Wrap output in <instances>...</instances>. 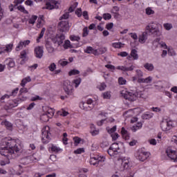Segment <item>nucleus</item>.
I'll list each match as a JSON object with an SVG mask.
<instances>
[{"label":"nucleus","instance_id":"obj_1","mask_svg":"<svg viewBox=\"0 0 177 177\" xmlns=\"http://www.w3.org/2000/svg\"><path fill=\"white\" fill-rule=\"evenodd\" d=\"M23 150L21 145L17 144L16 140L12 138H6L1 140L0 146V154L8 158H17Z\"/></svg>","mask_w":177,"mask_h":177},{"label":"nucleus","instance_id":"obj_2","mask_svg":"<svg viewBox=\"0 0 177 177\" xmlns=\"http://www.w3.org/2000/svg\"><path fill=\"white\" fill-rule=\"evenodd\" d=\"M160 27H161L160 24L151 22L146 26L145 30L147 32H149L151 35L158 36V35H161V31H160Z\"/></svg>","mask_w":177,"mask_h":177},{"label":"nucleus","instance_id":"obj_3","mask_svg":"<svg viewBox=\"0 0 177 177\" xmlns=\"http://www.w3.org/2000/svg\"><path fill=\"white\" fill-rule=\"evenodd\" d=\"M115 167L118 171H125L129 168V160L119 158L115 161Z\"/></svg>","mask_w":177,"mask_h":177},{"label":"nucleus","instance_id":"obj_4","mask_svg":"<svg viewBox=\"0 0 177 177\" xmlns=\"http://www.w3.org/2000/svg\"><path fill=\"white\" fill-rule=\"evenodd\" d=\"M176 122L172 120H168V119L162 120L160 123V128L164 132L170 131L174 127H175Z\"/></svg>","mask_w":177,"mask_h":177},{"label":"nucleus","instance_id":"obj_5","mask_svg":"<svg viewBox=\"0 0 177 177\" xmlns=\"http://www.w3.org/2000/svg\"><path fill=\"white\" fill-rule=\"evenodd\" d=\"M50 127L48 126L44 127L41 130V140L43 143L46 145L49 143V140H50Z\"/></svg>","mask_w":177,"mask_h":177},{"label":"nucleus","instance_id":"obj_6","mask_svg":"<svg viewBox=\"0 0 177 177\" xmlns=\"http://www.w3.org/2000/svg\"><path fill=\"white\" fill-rule=\"evenodd\" d=\"M123 97L126 99V100H129V102H135L136 99H138V92L135 91H124L122 93Z\"/></svg>","mask_w":177,"mask_h":177},{"label":"nucleus","instance_id":"obj_7","mask_svg":"<svg viewBox=\"0 0 177 177\" xmlns=\"http://www.w3.org/2000/svg\"><path fill=\"white\" fill-rule=\"evenodd\" d=\"M62 88L66 95H71L73 93V84L70 80H64Z\"/></svg>","mask_w":177,"mask_h":177},{"label":"nucleus","instance_id":"obj_8","mask_svg":"<svg viewBox=\"0 0 177 177\" xmlns=\"http://www.w3.org/2000/svg\"><path fill=\"white\" fill-rule=\"evenodd\" d=\"M58 28L61 32H67L70 30L68 21H61L58 24Z\"/></svg>","mask_w":177,"mask_h":177},{"label":"nucleus","instance_id":"obj_9","mask_svg":"<svg viewBox=\"0 0 177 177\" xmlns=\"http://www.w3.org/2000/svg\"><path fill=\"white\" fill-rule=\"evenodd\" d=\"M66 39V36L62 33L60 35H56V36L53 39V44H57L58 45H62L64 40Z\"/></svg>","mask_w":177,"mask_h":177},{"label":"nucleus","instance_id":"obj_10","mask_svg":"<svg viewBox=\"0 0 177 177\" xmlns=\"http://www.w3.org/2000/svg\"><path fill=\"white\" fill-rule=\"evenodd\" d=\"M148 157H149V153L147 152L138 151L136 153V158L137 160H139V161H145L147 160Z\"/></svg>","mask_w":177,"mask_h":177},{"label":"nucleus","instance_id":"obj_11","mask_svg":"<svg viewBox=\"0 0 177 177\" xmlns=\"http://www.w3.org/2000/svg\"><path fill=\"white\" fill-rule=\"evenodd\" d=\"M166 153L169 158L173 160L174 162H177V151H174L172 149L166 150Z\"/></svg>","mask_w":177,"mask_h":177},{"label":"nucleus","instance_id":"obj_12","mask_svg":"<svg viewBox=\"0 0 177 177\" xmlns=\"http://www.w3.org/2000/svg\"><path fill=\"white\" fill-rule=\"evenodd\" d=\"M57 8H59V3L57 1L52 0L46 4V9H48V10Z\"/></svg>","mask_w":177,"mask_h":177},{"label":"nucleus","instance_id":"obj_13","mask_svg":"<svg viewBox=\"0 0 177 177\" xmlns=\"http://www.w3.org/2000/svg\"><path fill=\"white\" fill-rule=\"evenodd\" d=\"M35 55L37 59H41L44 56V47L39 46L35 48Z\"/></svg>","mask_w":177,"mask_h":177},{"label":"nucleus","instance_id":"obj_14","mask_svg":"<svg viewBox=\"0 0 177 177\" xmlns=\"http://www.w3.org/2000/svg\"><path fill=\"white\" fill-rule=\"evenodd\" d=\"M13 48V45H7V46H0V53H9V52H12V49Z\"/></svg>","mask_w":177,"mask_h":177},{"label":"nucleus","instance_id":"obj_15","mask_svg":"<svg viewBox=\"0 0 177 177\" xmlns=\"http://www.w3.org/2000/svg\"><path fill=\"white\" fill-rule=\"evenodd\" d=\"M80 107L84 111H91L93 109V105H90L89 104L86 103L85 102H82L80 104Z\"/></svg>","mask_w":177,"mask_h":177},{"label":"nucleus","instance_id":"obj_16","mask_svg":"<svg viewBox=\"0 0 177 177\" xmlns=\"http://www.w3.org/2000/svg\"><path fill=\"white\" fill-rule=\"evenodd\" d=\"M19 64H25L26 62H27V51L26 50H24L21 52V57L19 58Z\"/></svg>","mask_w":177,"mask_h":177},{"label":"nucleus","instance_id":"obj_17","mask_svg":"<svg viewBox=\"0 0 177 177\" xmlns=\"http://www.w3.org/2000/svg\"><path fill=\"white\" fill-rule=\"evenodd\" d=\"M107 153L111 157H115V156H118L120 151L113 149V147H110L107 150Z\"/></svg>","mask_w":177,"mask_h":177},{"label":"nucleus","instance_id":"obj_18","mask_svg":"<svg viewBox=\"0 0 177 177\" xmlns=\"http://www.w3.org/2000/svg\"><path fill=\"white\" fill-rule=\"evenodd\" d=\"M44 23H45V20H44V15H39L37 20V28H41L44 27Z\"/></svg>","mask_w":177,"mask_h":177},{"label":"nucleus","instance_id":"obj_19","mask_svg":"<svg viewBox=\"0 0 177 177\" xmlns=\"http://www.w3.org/2000/svg\"><path fill=\"white\" fill-rule=\"evenodd\" d=\"M147 39V32H144L141 35L138 37V41L140 44H145L146 40Z\"/></svg>","mask_w":177,"mask_h":177},{"label":"nucleus","instance_id":"obj_20","mask_svg":"<svg viewBox=\"0 0 177 177\" xmlns=\"http://www.w3.org/2000/svg\"><path fill=\"white\" fill-rule=\"evenodd\" d=\"M131 57H133V60H138V59H139L138 51L136 49L131 50V54L128 57V59H131Z\"/></svg>","mask_w":177,"mask_h":177},{"label":"nucleus","instance_id":"obj_21","mask_svg":"<svg viewBox=\"0 0 177 177\" xmlns=\"http://www.w3.org/2000/svg\"><path fill=\"white\" fill-rule=\"evenodd\" d=\"M5 63H6V64L8 66V67H10V68H13V67H15V61L12 59H11V58H8L7 59H6V61H5Z\"/></svg>","mask_w":177,"mask_h":177},{"label":"nucleus","instance_id":"obj_22","mask_svg":"<svg viewBox=\"0 0 177 177\" xmlns=\"http://www.w3.org/2000/svg\"><path fill=\"white\" fill-rule=\"evenodd\" d=\"M107 49L106 48H100L95 50V56H99V55H103V53H106Z\"/></svg>","mask_w":177,"mask_h":177},{"label":"nucleus","instance_id":"obj_23","mask_svg":"<svg viewBox=\"0 0 177 177\" xmlns=\"http://www.w3.org/2000/svg\"><path fill=\"white\" fill-rule=\"evenodd\" d=\"M31 162V158L30 156H27L26 158H24L21 159L20 164H22V165H27Z\"/></svg>","mask_w":177,"mask_h":177},{"label":"nucleus","instance_id":"obj_24","mask_svg":"<svg viewBox=\"0 0 177 177\" xmlns=\"http://www.w3.org/2000/svg\"><path fill=\"white\" fill-rule=\"evenodd\" d=\"M121 133L123 139H125V140H129V134L128 133V131L125 130V128H122Z\"/></svg>","mask_w":177,"mask_h":177},{"label":"nucleus","instance_id":"obj_25","mask_svg":"<svg viewBox=\"0 0 177 177\" xmlns=\"http://www.w3.org/2000/svg\"><path fill=\"white\" fill-rule=\"evenodd\" d=\"M97 161L100 167H103L104 162L106 161V158H104V156H97Z\"/></svg>","mask_w":177,"mask_h":177},{"label":"nucleus","instance_id":"obj_26","mask_svg":"<svg viewBox=\"0 0 177 177\" xmlns=\"http://www.w3.org/2000/svg\"><path fill=\"white\" fill-rule=\"evenodd\" d=\"M28 82H31V77H30V76H28V77L24 78L21 80L20 85H21V86H23V88H24L26 86V84Z\"/></svg>","mask_w":177,"mask_h":177},{"label":"nucleus","instance_id":"obj_27","mask_svg":"<svg viewBox=\"0 0 177 177\" xmlns=\"http://www.w3.org/2000/svg\"><path fill=\"white\" fill-rule=\"evenodd\" d=\"M135 68V66H131L130 67L127 66H118V69L122 71H132Z\"/></svg>","mask_w":177,"mask_h":177},{"label":"nucleus","instance_id":"obj_28","mask_svg":"<svg viewBox=\"0 0 177 177\" xmlns=\"http://www.w3.org/2000/svg\"><path fill=\"white\" fill-rule=\"evenodd\" d=\"M45 31H46V29L45 28H43L41 30V32L39 35V37H37L36 39L37 44H39V42H41L40 39H41V38H44Z\"/></svg>","mask_w":177,"mask_h":177},{"label":"nucleus","instance_id":"obj_29","mask_svg":"<svg viewBox=\"0 0 177 177\" xmlns=\"http://www.w3.org/2000/svg\"><path fill=\"white\" fill-rule=\"evenodd\" d=\"M144 68L148 71H153V70H154V65H153V64L146 63L144 64Z\"/></svg>","mask_w":177,"mask_h":177},{"label":"nucleus","instance_id":"obj_30","mask_svg":"<svg viewBox=\"0 0 177 177\" xmlns=\"http://www.w3.org/2000/svg\"><path fill=\"white\" fill-rule=\"evenodd\" d=\"M49 118H50V117L48 113H44L40 117V120L41 121H43V122H48V121H49Z\"/></svg>","mask_w":177,"mask_h":177},{"label":"nucleus","instance_id":"obj_31","mask_svg":"<svg viewBox=\"0 0 177 177\" xmlns=\"http://www.w3.org/2000/svg\"><path fill=\"white\" fill-rule=\"evenodd\" d=\"M118 12H120V7L115 6L111 10V13L115 15V16H118Z\"/></svg>","mask_w":177,"mask_h":177},{"label":"nucleus","instance_id":"obj_32","mask_svg":"<svg viewBox=\"0 0 177 177\" xmlns=\"http://www.w3.org/2000/svg\"><path fill=\"white\" fill-rule=\"evenodd\" d=\"M90 164H91V165H94L95 167H97V165H98V164H97V156L91 158Z\"/></svg>","mask_w":177,"mask_h":177},{"label":"nucleus","instance_id":"obj_33","mask_svg":"<svg viewBox=\"0 0 177 177\" xmlns=\"http://www.w3.org/2000/svg\"><path fill=\"white\" fill-rule=\"evenodd\" d=\"M95 49H93V48H92L91 46H88L85 50H84V53H88V54H93L95 55Z\"/></svg>","mask_w":177,"mask_h":177},{"label":"nucleus","instance_id":"obj_34","mask_svg":"<svg viewBox=\"0 0 177 177\" xmlns=\"http://www.w3.org/2000/svg\"><path fill=\"white\" fill-rule=\"evenodd\" d=\"M27 100V97L23 95V94H19V97L17 99L18 103H21V102H26Z\"/></svg>","mask_w":177,"mask_h":177},{"label":"nucleus","instance_id":"obj_35","mask_svg":"<svg viewBox=\"0 0 177 177\" xmlns=\"http://www.w3.org/2000/svg\"><path fill=\"white\" fill-rule=\"evenodd\" d=\"M46 114L48 115V117H50V118H52V117H53V115H55V109L52 108H48Z\"/></svg>","mask_w":177,"mask_h":177},{"label":"nucleus","instance_id":"obj_36","mask_svg":"<svg viewBox=\"0 0 177 177\" xmlns=\"http://www.w3.org/2000/svg\"><path fill=\"white\" fill-rule=\"evenodd\" d=\"M38 19V17L37 15H32L29 19L28 23L29 24H35V21H37V19Z\"/></svg>","mask_w":177,"mask_h":177},{"label":"nucleus","instance_id":"obj_37","mask_svg":"<svg viewBox=\"0 0 177 177\" xmlns=\"http://www.w3.org/2000/svg\"><path fill=\"white\" fill-rule=\"evenodd\" d=\"M68 48H73L71 45H58L57 49H62V50H66V49H68Z\"/></svg>","mask_w":177,"mask_h":177},{"label":"nucleus","instance_id":"obj_38","mask_svg":"<svg viewBox=\"0 0 177 177\" xmlns=\"http://www.w3.org/2000/svg\"><path fill=\"white\" fill-rule=\"evenodd\" d=\"M142 124L140 122H139L137 123V124L132 127V130L134 131V132H136V131L142 128Z\"/></svg>","mask_w":177,"mask_h":177},{"label":"nucleus","instance_id":"obj_39","mask_svg":"<svg viewBox=\"0 0 177 177\" xmlns=\"http://www.w3.org/2000/svg\"><path fill=\"white\" fill-rule=\"evenodd\" d=\"M142 118V120H150V118H153V113H144Z\"/></svg>","mask_w":177,"mask_h":177},{"label":"nucleus","instance_id":"obj_40","mask_svg":"<svg viewBox=\"0 0 177 177\" xmlns=\"http://www.w3.org/2000/svg\"><path fill=\"white\" fill-rule=\"evenodd\" d=\"M17 9H18V10H19V12H21L22 13H24V15H28V11H27V10H26L24 6H19L17 7Z\"/></svg>","mask_w":177,"mask_h":177},{"label":"nucleus","instance_id":"obj_41","mask_svg":"<svg viewBox=\"0 0 177 177\" xmlns=\"http://www.w3.org/2000/svg\"><path fill=\"white\" fill-rule=\"evenodd\" d=\"M109 141L104 140L101 142L100 147H102V149H106V147H109Z\"/></svg>","mask_w":177,"mask_h":177},{"label":"nucleus","instance_id":"obj_42","mask_svg":"<svg viewBox=\"0 0 177 177\" xmlns=\"http://www.w3.org/2000/svg\"><path fill=\"white\" fill-rule=\"evenodd\" d=\"M77 74H80V71L77 69H73L68 73L70 77H71V75H77Z\"/></svg>","mask_w":177,"mask_h":177},{"label":"nucleus","instance_id":"obj_43","mask_svg":"<svg viewBox=\"0 0 177 177\" xmlns=\"http://www.w3.org/2000/svg\"><path fill=\"white\" fill-rule=\"evenodd\" d=\"M163 27L165 29L167 30V31H169L172 28V24L166 23L163 24Z\"/></svg>","mask_w":177,"mask_h":177},{"label":"nucleus","instance_id":"obj_44","mask_svg":"<svg viewBox=\"0 0 177 177\" xmlns=\"http://www.w3.org/2000/svg\"><path fill=\"white\" fill-rule=\"evenodd\" d=\"M136 77L142 78V77H143V72L141 70L137 69L136 71Z\"/></svg>","mask_w":177,"mask_h":177},{"label":"nucleus","instance_id":"obj_45","mask_svg":"<svg viewBox=\"0 0 177 177\" xmlns=\"http://www.w3.org/2000/svg\"><path fill=\"white\" fill-rule=\"evenodd\" d=\"M69 38H70L71 41H76L77 42H78V41H80V39H81V38H80V37L75 36V35H71Z\"/></svg>","mask_w":177,"mask_h":177},{"label":"nucleus","instance_id":"obj_46","mask_svg":"<svg viewBox=\"0 0 177 177\" xmlns=\"http://www.w3.org/2000/svg\"><path fill=\"white\" fill-rule=\"evenodd\" d=\"M46 49H47L48 53H53V52H55V48H53V46H52V45H47Z\"/></svg>","mask_w":177,"mask_h":177},{"label":"nucleus","instance_id":"obj_47","mask_svg":"<svg viewBox=\"0 0 177 177\" xmlns=\"http://www.w3.org/2000/svg\"><path fill=\"white\" fill-rule=\"evenodd\" d=\"M111 147H112V149L113 150H118V151H120V146L118 145V143H117V142L113 143L111 145Z\"/></svg>","mask_w":177,"mask_h":177},{"label":"nucleus","instance_id":"obj_48","mask_svg":"<svg viewBox=\"0 0 177 177\" xmlns=\"http://www.w3.org/2000/svg\"><path fill=\"white\" fill-rule=\"evenodd\" d=\"M75 84V88H78L80 86V84H81V78H77L73 80V82Z\"/></svg>","mask_w":177,"mask_h":177},{"label":"nucleus","instance_id":"obj_49","mask_svg":"<svg viewBox=\"0 0 177 177\" xmlns=\"http://www.w3.org/2000/svg\"><path fill=\"white\" fill-rule=\"evenodd\" d=\"M70 16L69 12H65L59 19V20H67Z\"/></svg>","mask_w":177,"mask_h":177},{"label":"nucleus","instance_id":"obj_50","mask_svg":"<svg viewBox=\"0 0 177 177\" xmlns=\"http://www.w3.org/2000/svg\"><path fill=\"white\" fill-rule=\"evenodd\" d=\"M145 11L148 16H150V15H154V10H153L151 8H146Z\"/></svg>","mask_w":177,"mask_h":177},{"label":"nucleus","instance_id":"obj_51","mask_svg":"<svg viewBox=\"0 0 177 177\" xmlns=\"http://www.w3.org/2000/svg\"><path fill=\"white\" fill-rule=\"evenodd\" d=\"M89 34V30H88V27H85L83 28L82 37H88Z\"/></svg>","mask_w":177,"mask_h":177},{"label":"nucleus","instance_id":"obj_52","mask_svg":"<svg viewBox=\"0 0 177 177\" xmlns=\"http://www.w3.org/2000/svg\"><path fill=\"white\" fill-rule=\"evenodd\" d=\"M118 82L120 85H125L127 84V80L124 77H119Z\"/></svg>","mask_w":177,"mask_h":177},{"label":"nucleus","instance_id":"obj_53","mask_svg":"<svg viewBox=\"0 0 177 177\" xmlns=\"http://www.w3.org/2000/svg\"><path fill=\"white\" fill-rule=\"evenodd\" d=\"M60 150H62L60 148L53 145L51 147V151H54V153H59V151H60Z\"/></svg>","mask_w":177,"mask_h":177},{"label":"nucleus","instance_id":"obj_54","mask_svg":"<svg viewBox=\"0 0 177 177\" xmlns=\"http://www.w3.org/2000/svg\"><path fill=\"white\" fill-rule=\"evenodd\" d=\"M116 131H117V126H113L112 128L108 129V133L112 135V133H115Z\"/></svg>","mask_w":177,"mask_h":177},{"label":"nucleus","instance_id":"obj_55","mask_svg":"<svg viewBox=\"0 0 177 177\" xmlns=\"http://www.w3.org/2000/svg\"><path fill=\"white\" fill-rule=\"evenodd\" d=\"M59 64H60V66H62V67H64V66H67V64H68V62L67 61H64L63 59H60L58 62Z\"/></svg>","mask_w":177,"mask_h":177},{"label":"nucleus","instance_id":"obj_56","mask_svg":"<svg viewBox=\"0 0 177 177\" xmlns=\"http://www.w3.org/2000/svg\"><path fill=\"white\" fill-rule=\"evenodd\" d=\"M17 106H19L18 102H11L10 103V109H13L15 107H17Z\"/></svg>","mask_w":177,"mask_h":177},{"label":"nucleus","instance_id":"obj_57","mask_svg":"<svg viewBox=\"0 0 177 177\" xmlns=\"http://www.w3.org/2000/svg\"><path fill=\"white\" fill-rule=\"evenodd\" d=\"M85 152V149L84 148H79L74 151L75 154H81Z\"/></svg>","mask_w":177,"mask_h":177},{"label":"nucleus","instance_id":"obj_58","mask_svg":"<svg viewBox=\"0 0 177 177\" xmlns=\"http://www.w3.org/2000/svg\"><path fill=\"white\" fill-rule=\"evenodd\" d=\"M103 97L104 99H110V97H111V94H110V92L106 91L103 93Z\"/></svg>","mask_w":177,"mask_h":177},{"label":"nucleus","instance_id":"obj_59","mask_svg":"<svg viewBox=\"0 0 177 177\" xmlns=\"http://www.w3.org/2000/svg\"><path fill=\"white\" fill-rule=\"evenodd\" d=\"M167 50H168V53H169V55H170V56H175L176 53H175V50H174V48L169 47L167 48Z\"/></svg>","mask_w":177,"mask_h":177},{"label":"nucleus","instance_id":"obj_60","mask_svg":"<svg viewBox=\"0 0 177 177\" xmlns=\"http://www.w3.org/2000/svg\"><path fill=\"white\" fill-rule=\"evenodd\" d=\"M48 69L50 71H53L54 70H56V64L52 63L49 66Z\"/></svg>","mask_w":177,"mask_h":177},{"label":"nucleus","instance_id":"obj_61","mask_svg":"<svg viewBox=\"0 0 177 177\" xmlns=\"http://www.w3.org/2000/svg\"><path fill=\"white\" fill-rule=\"evenodd\" d=\"M103 19L104 20H110V19H111V15L109 13L104 14Z\"/></svg>","mask_w":177,"mask_h":177},{"label":"nucleus","instance_id":"obj_62","mask_svg":"<svg viewBox=\"0 0 177 177\" xmlns=\"http://www.w3.org/2000/svg\"><path fill=\"white\" fill-rule=\"evenodd\" d=\"M10 97V95L5 94L4 95L0 97V102H3L5 99H9Z\"/></svg>","mask_w":177,"mask_h":177},{"label":"nucleus","instance_id":"obj_63","mask_svg":"<svg viewBox=\"0 0 177 177\" xmlns=\"http://www.w3.org/2000/svg\"><path fill=\"white\" fill-rule=\"evenodd\" d=\"M17 92H19V88H16L15 89L12 90L10 96H16L17 95Z\"/></svg>","mask_w":177,"mask_h":177},{"label":"nucleus","instance_id":"obj_64","mask_svg":"<svg viewBox=\"0 0 177 177\" xmlns=\"http://www.w3.org/2000/svg\"><path fill=\"white\" fill-rule=\"evenodd\" d=\"M129 35H130L131 38H132L135 41H136V39H138V35L136 32H131V33H129Z\"/></svg>","mask_w":177,"mask_h":177}]
</instances>
